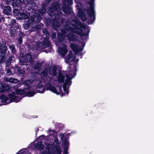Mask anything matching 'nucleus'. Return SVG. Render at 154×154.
I'll list each match as a JSON object with an SVG mask.
<instances>
[{"mask_svg": "<svg viewBox=\"0 0 154 154\" xmlns=\"http://www.w3.org/2000/svg\"><path fill=\"white\" fill-rule=\"evenodd\" d=\"M89 27L83 25L78 20L72 22L67 20L64 27L61 30V35H58V40L55 43L58 47V51L61 56L63 57L67 53V46L64 43L67 42L65 38L67 37L69 41L75 42L77 40L78 36L75 34L80 35L83 40L86 39L90 32Z\"/></svg>", "mask_w": 154, "mask_h": 154, "instance_id": "obj_1", "label": "nucleus"}, {"mask_svg": "<svg viewBox=\"0 0 154 154\" xmlns=\"http://www.w3.org/2000/svg\"><path fill=\"white\" fill-rule=\"evenodd\" d=\"M69 74L66 75L64 72H60L57 77V81L58 83V87L59 90H57L55 87L51 84L52 78L47 77L48 71L46 69H45L40 74L43 80V82L45 85L47 90H50L54 93L58 94L62 92V84L63 83L65 78V75L66 78L65 82L63 84V91L67 94L69 93L68 88L72 83L71 79L76 75V65L69 64L67 67Z\"/></svg>", "mask_w": 154, "mask_h": 154, "instance_id": "obj_2", "label": "nucleus"}, {"mask_svg": "<svg viewBox=\"0 0 154 154\" xmlns=\"http://www.w3.org/2000/svg\"><path fill=\"white\" fill-rule=\"evenodd\" d=\"M23 84L25 85V88L33 90V91L28 92V95L29 97L33 96L37 92L42 93L45 91L41 80L38 78H36L32 80H26L23 82Z\"/></svg>", "mask_w": 154, "mask_h": 154, "instance_id": "obj_3", "label": "nucleus"}, {"mask_svg": "<svg viewBox=\"0 0 154 154\" xmlns=\"http://www.w3.org/2000/svg\"><path fill=\"white\" fill-rule=\"evenodd\" d=\"M49 15L51 16L52 20H50L53 27L56 30H57V28L60 27L59 21L60 19L62 14V11L60 9V4L57 1L52 5V7L48 10Z\"/></svg>", "mask_w": 154, "mask_h": 154, "instance_id": "obj_4", "label": "nucleus"}, {"mask_svg": "<svg viewBox=\"0 0 154 154\" xmlns=\"http://www.w3.org/2000/svg\"><path fill=\"white\" fill-rule=\"evenodd\" d=\"M46 12L47 10L45 7L44 5L42 6L41 9L38 10V13H34L33 14V17H32L31 19L29 20L28 23L26 25V27L27 28L29 27L38 28V25L35 26L34 25L33 26L32 23H34L39 22L41 20L42 16Z\"/></svg>", "mask_w": 154, "mask_h": 154, "instance_id": "obj_5", "label": "nucleus"}, {"mask_svg": "<svg viewBox=\"0 0 154 154\" xmlns=\"http://www.w3.org/2000/svg\"><path fill=\"white\" fill-rule=\"evenodd\" d=\"M22 98V97H20V96L19 97L16 96L14 93L10 94L8 96L2 94L0 96V99L1 100L2 103H3L0 105H6L11 102L17 103L20 101Z\"/></svg>", "mask_w": 154, "mask_h": 154, "instance_id": "obj_6", "label": "nucleus"}, {"mask_svg": "<svg viewBox=\"0 0 154 154\" xmlns=\"http://www.w3.org/2000/svg\"><path fill=\"white\" fill-rule=\"evenodd\" d=\"M88 4L90 5V8L88 10L89 18L90 19L89 21L88 22V24L92 23L95 20V16L93 8L94 5V0H91L88 2Z\"/></svg>", "mask_w": 154, "mask_h": 154, "instance_id": "obj_7", "label": "nucleus"}, {"mask_svg": "<svg viewBox=\"0 0 154 154\" xmlns=\"http://www.w3.org/2000/svg\"><path fill=\"white\" fill-rule=\"evenodd\" d=\"M85 42H83L81 43H80L78 45L75 43H72L69 45V47L76 54L81 53L83 50V49L85 45Z\"/></svg>", "mask_w": 154, "mask_h": 154, "instance_id": "obj_8", "label": "nucleus"}, {"mask_svg": "<svg viewBox=\"0 0 154 154\" xmlns=\"http://www.w3.org/2000/svg\"><path fill=\"white\" fill-rule=\"evenodd\" d=\"M55 125L56 129L53 130L49 128L47 131L48 134H53L54 135L57 134L63 127V124L57 123H55Z\"/></svg>", "mask_w": 154, "mask_h": 154, "instance_id": "obj_9", "label": "nucleus"}, {"mask_svg": "<svg viewBox=\"0 0 154 154\" xmlns=\"http://www.w3.org/2000/svg\"><path fill=\"white\" fill-rule=\"evenodd\" d=\"M30 146V148H32L39 150L40 151L43 150L44 147L41 141L37 142L36 141H35L34 143H31Z\"/></svg>", "mask_w": 154, "mask_h": 154, "instance_id": "obj_10", "label": "nucleus"}, {"mask_svg": "<svg viewBox=\"0 0 154 154\" xmlns=\"http://www.w3.org/2000/svg\"><path fill=\"white\" fill-rule=\"evenodd\" d=\"M75 58V57L72 55V52L70 51L67 56L65 58V61L66 63H69L73 61Z\"/></svg>", "mask_w": 154, "mask_h": 154, "instance_id": "obj_11", "label": "nucleus"}, {"mask_svg": "<svg viewBox=\"0 0 154 154\" xmlns=\"http://www.w3.org/2000/svg\"><path fill=\"white\" fill-rule=\"evenodd\" d=\"M30 16V14L28 12H20V13L19 14L18 19L20 20H25L29 18Z\"/></svg>", "mask_w": 154, "mask_h": 154, "instance_id": "obj_12", "label": "nucleus"}, {"mask_svg": "<svg viewBox=\"0 0 154 154\" xmlns=\"http://www.w3.org/2000/svg\"><path fill=\"white\" fill-rule=\"evenodd\" d=\"M62 145L64 148V154H67V151L69 146V142L67 140V138H66V139H65L63 141Z\"/></svg>", "mask_w": 154, "mask_h": 154, "instance_id": "obj_13", "label": "nucleus"}, {"mask_svg": "<svg viewBox=\"0 0 154 154\" xmlns=\"http://www.w3.org/2000/svg\"><path fill=\"white\" fill-rule=\"evenodd\" d=\"M42 46L41 48H43L47 47H48L50 46V42L47 38H45L44 39L43 44L41 43Z\"/></svg>", "mask_w": 154, "mask_h": 154, "instance_id": "obj_14", "label": "nucleus"}, {"mask_svg": "<svg viewBox=\"0 0 154 154\" xmlns=\"http://www.w3.org/2000/svg\"><path fill=\"white\" fill-rule=\"evenodd\" d=\"M11 7L9 6L5 7L3 9L4 13L8 15H10L11 13Z\"/></svg>", "mask_w": 154, "mask_h": 154, "instance_id": "obj_15", "label": "nucleus"}, {"mask_svg": "<svg viewBox=\"0 0 154 154\" xmlns=\"http://www.w3.org/2000/svg\"><path fill=\"white\" fill-rule=\"evenodd\" d=\"M7 48L6 46V43H3L2 44L0 43V52L4 54Z\"/></svg>", "mask_w": 154, "mask_h": 154, "instance_id": "obj_16", "label": "nucleus"}, {"mask_svg": "<svg viewBox=\"0 0 154 154\" xmlns=\"http://www.w3.org/2000/svg\"><path fill=\"white\" fill-rule=\"evenodd\" d=\"M1 88L2 89V92L9 91L11 89L10 87L5 84H3L2 85Z\"/></svg>", "mask_w": 154, "mask_h": 154, "instance_id": "obj_17", "label": "nucleus"}, {"mask_svg": "<svg viewBox=\"0 0 154 154\" xmlns=\"http://www.w3.org/2000/svg\"><path fill=\"white\" fill-rule=\"evenodd\" d=\"M78 14L83 21H85L87 20V19L86 18L85 14H84L82 11H79Z\"/></svg>", "mask_w": 154, "mask_h": 154, "instance_id": "obj_18", "label": "nucleus"}, {"mask_svg": "<svg viewBox=\"0 0 154 154\" xmlns=\"http://www.w3.org/2000/svg\"><path fill=\"white\" fill-rule=\"evenodd\" d=\"M16 93V95L22 94H23L25 92V90L17 89L15 91Z\"/></svg>", "mask_w": 154, "mask_h": 154, "instance_id": "obj_19", "label": "nucleus"}, {"mask_svg": "<svg viewBox=\"0 0 154 154\" xmlns=\"http://www.w3.org/2000/svg\"><path fill=\"white\" fill-rule=\"evenodd\" d=\"M26 61L28 60L31 63H32L33 62L32 58L31 55L30 54H27L26 56Z\"/></svg>", "mask_w": 154, "mask_h": 154, "instance_id": "obj_20", "label": "nucleus"}, {"mask_svg": "<svg viewBox=\"0 0 154 154\" xmlns=\"http://www.w3.org/2000/svg\"><path fill=\"white\" fill-rule=\"evenodd\" d=\"M27 62L26 60L25 57H22L20 59L19 63L22 66L25 63Z\"/></svg>", "mask_w": 154, "mask_h": 154, "instance_id": "obj_21", "label": "nucleus"}, {"mask_svg": "<svg viewBox=\"0 0 154 154\" xmlns=\"http://www.w3.org/2000/svg\"><path fill=\"white\" fill-rule=\"evenodd\" d=\"M41 65L40 63H37L36 65L35 66L34 69L37 70V71H35V72H38L41 68Z\"/></svg>", "mask_w": 154, "mask_h": 154, "instance_id": "obj_22", "label": "nucleus"}, {"mask_svg": "<svg viewBox=\"0 0 154 154\" xmlns=\"http://www.w3.org/2000/svg\"><path fill=\"white\" fill-rule=\"evenodd\" d=\"M63 2L64 5H66V2L68 5H71L72 3V0H63Z\"/></svg>", "mask_w": 154, "mask_h": 154, "instance_id": "obj_23", "label": "nucleus"}, {"mask_svg": "<svg viewBox=\"0 0 154 154\" xmlns=\"http://www.w3.org/2000/svg\"><path fill=\"white\" fill-rule=\"evenodd\" d=\"M28 152V150L26 149H23L19 151L16 154H26Z\"/></svg>", "mask_w": 154, "mask_h": 154, "instance_id": "obj_24", "label": "nucleus"}, {"mask_svg": "<svg viewBox=\"0 0 154 154\" xmlns=\"http://www.w3.org/2000/svg\"><path fill=\"white\" fill-rule=\"evenodd\" d=\"M9 47L13 53H14L16 52L15 46L14 45H9Z\"/></svg>", "mask_w": 154, "mask_h": 154, "instance_id": "obj_25", "label": "nucleus"}, {"mask_svg": "<svg viewBox=\"0 0 154 154\" xmlns=\"http://www.w3.org/2000/svg\"><path fill=\"white\" fill-rule=\"evenodd\" d=\"M10 82L12 83L16 84L19 82V81L17 79L12 77L10 78Z\"/></svg>", "mask_w": 154, "mask_h": 154, "instance_id": "obj_26", "label": "nucleus"}, {"mask_svg": "<svg viewBox=\"0 0 154 154\" xmlns=\"http://www.w3.org/2000/svg\"><path fill=\"white\" fill-rule=\"evenodd\" d=\"M57 66H54L52 68V73L54 76H56L57 74Z\"/></svg>", "mask_w": 154, "mask_h": 154, "instance_id": "obj_27", "label": "nucleus"}, {"mask_svg": "<svg viewBox=\"0 0 154 154\" xmlns=\"http://www.w3.org/2000/svg\"><path fill=\"white\" fill-rule=\"evenodd\" d=\"M71 9L69 8H64L63 9V12L65 13H68L71 12Z\"/></svg>", "mask_w": 154, "mask_h": 154, "instance_id": "obj_28", "label": "nucleus"}, {"mask_svg": "<svg viewBox=\"0 0 154 154\" xmlns=\"http://www.w3.org/2000/svg\"><path fill=\"white\" fill-rule=\"evenodd\" d=\"M13 13L14 16H17L18 18H19V14L20 13L19 10L15 9L13 11Z\"/></svg>", "mask_w": 154, "mask_h": 154, "instance_id": "obj_29", "label": "nucleus"}, {"mask_svg": "<svg viewBox=\"0 0 154 154\" xmlns=\"http://www.w3.org/2000/svg\"><path fill=\"white\" fill-rule=\"evenodd\" d=\"M5 56L1 54L0 56V63H3L5 60ZM0 67H1V65H0Z\"/></svg>", "mask_w": 154, "mask_h": 154, "instance_id": "obj_30", "label": "nucleus"}, {"mask_svg": "<svg viewBox=\"0 0 154 154\" xmlns=\"http://www.w3.org/2000/svg\"><path fill=\"white\" fill-rule=\"evenodd\" d=\"M16 24V20L15 19H13L11 20L10 25L11 27H13Z\"/></svg>", "mask_w": 154, "mask_h": 154, "instance_id": "obj_31", "label": "nucleus"}, {"mask_svg": "<svg viewBox=\"0 0 154 154\" xmlns=\"http://www.w3.org/2000/svg\"><path fill=\"white\" fill-rule=\"evenodd\" d=\"M43 32L44 34L46 35V38L49 35V32L47 29H44Z\"/></svg>", "mask_w": 154, "mask_h": 154, "instance_id": "obj_32", "label": "nucleus"}, {"mask_svg": "<svg viewBox=\"0 0 154 154\" xmlns=\"http://www.w3.org/2000/svg\"><path fill=\"white\" fill-rule=\"evenodd\" d=\"M12 74V72L10 69H8L7 70V74L8 75H10Z\"/></svg>", "mask_w": 154, "mask_h": 154, "instance_id": "obj_33", "label": "nucleus"}, {"mask_svg": "<svg viewBox=\"0 0 154 154\" xmlns=\"http://www.w3.org/2000/svg\"><path fill=\"white\" fill-rule=\"evenodd\" d=\"M11 59H12V57L11 56L9 57L8 58V63H11Z\"/></svg>", "mask_w": 154, "mask_h": 154, "instance_id": "obj_34", "label": "nucleus"}, {"mask_svg": "<svg viewBox=\"0 0 154 154\" xmlns=\"http://www.w3.org/2000/svg\"><path fill=\"white\" fill-rule=\"evenodd\" d=\"M4 73V71L2 69L0 68V77L1 76V75H3Z\"/></svg>", "mask_w": 154, "mask_h": 154, "instance_id": "obj_35", "label": "nucleus"}, {"mask_svg": "<svg viewBox=\"0 0 154 154\" xmlns=\"http://www.w3.org/2000/svg\"><path fill=\"white\" fill-rule=\"evenodd\" d=\"M75 2L77 3V5L79 7L81 5V4L79 1V0H75Z\"/></svg>", "mask_w": 154, "mask_h": 154, "instance_id": "obj_36", "label": "nucleus"}, {"mask_svg": "<svg viewBox=\"0 0 154 154\" xmlns=\"http://www.w3.org/2000/svg\"><path fill=\"white\" fill-rule=\"evenodd\" d=\"M18 71L19 73L23 75L24 74V71L23 70H22L21 71L19 70Z\"/></svg>", "mask_w": 154, "mask_h": 154, "instance_id": "obj_37", "label": "nucleus"}, {"mask_svg": "<svg viewBox=\"0 0 154 154\" xmlns=\"http://www.w3.org/2000/svg\"><path fill=\"white\" fill-rule=\"evenodd\" d=\"M10 78H5V80L6 81V82H10Z\"/></svg>", "mask_w": 154, "mask_h": 154, "instance_id": "obj_38", "label": "nucleus"}, {"mask_svg": "<svg viewBox=\"0 0 154 154\" xmlns=\"http://www.w3.org/2000/svg\"><path fill=\"white\" fill-rule=\"evenodd\" d=\"M19 41L20 44H21L22 42V38H20L19 39Z\"/></svg>", "mask_w": 154, "mask_h": 154, "instance_id": "obj_39", "label": "nucleus"}, {"mask_svg": "<svg viewBox=\"0 0 154 154\" xmlns=\"http://www.w3.org/2000/svg\"><path fill=\"white\" fill-rule=\"evenodd\" d=\"M56 35L55 34H53L52 35V38H54L55 37H56Z\"/></svg>", "mask_w": 154, "mask_h": 154, "instance_id": "obj_40", "label": "nucleus"}, {"mask_svg": "<svg viewBox=\"0 0 154 154\" xmlns=\"http://www.w3.org/2000/svg\"><path fill=\"white\" fill-rule=\"evenodd\" d=\"M65 21V19L64 18H62L61 20V22L62 23H63L64 21Z\"/></svg>", "mask_w": 154, "mask_h": 154, "instance_id": "obj_41", "label": "nucleus"}, {"mask_svg": "<svg viewBox=\"0 0 154 154\" xmlns=\"http://www.w3.org/2000/svg\"><path fill=\"white\" fill-rule=\"evenodd\" d=\"M61 136H62V137H61V139L62 140H63V138H64V136H65V135H61Z\"/></svg>", "mask_w": 154, "mask_h": 154, "instance_id": "obj_42", "label": "nucleus"}, {"mask_svg": "<svg viewBox=\"0 0 154 154\" xmlns=\"http://www.w3.org/2000/svg\"><path fill=\"white\" fill-rule=\"evenodd\" d=\"M2 92V89L1 87H0V93Z\"/></svg>", "mask_w": 154, "mask_h": 154, "instance_id": "obj_43", "label": "nucleus"}, {"mask_svg": "<svg viewBox=\"0 0 154 154\" xmlns=\"http://www.w3.org/2000/svg\"><path fill=\"white\" fill-rule=\"evenodd\" d=\"M20 2H23L24 0H18Z\"/></svg>", "mask_w": 154, "mask_h": 154, "instance_id": "obj_44", "label": "nucleus"}, {"mask_svg": "<svg viewBox=\"0 0 154 154\" xmlns=\"http://www.w3.org/2000/svg\"><path fill=\"white\" fill-rule=\"evenodd\" d=\"M35 25H35H36V24H34V23H32V26H33V25Z\"/></svg>", "mask_w": 154, "mask_h": 154, "instance_id": "obj_45", "label": "nucleus"}, {"mask_svg": "<svg viewBox=\"0 0 154 154\" xmlns=\"http://www.w3.org/2000/svg\"><path fill=\"white\" fill-rule=\"evenodd\" d=\"M17 86H18V87L19 86H20V85L19 84H18L17 85Z\"/></svg>", "mask_w": 154, "mask_h": 154, "instance_id": "obj_46", "label": "nucleus"}, {"mask_svg": "<svg viewBox=\"0 0 154 154\" xmlns=\"http://www.w3.org/2000/svg\"><path fill=\"white\" fill-rule=\"evenodd\" d=\"M8 0H7V3L8 2H8Z\"/></svg>", "mask_w": 154, "mask_h": 154, "instance_id": "obj_47", "label": "nucleus"}, {"mask_svg": "<svg viewBox=\"0 0 154 154\" xmlns=\"http://www.w3.org/2000/svg\"><path fill=\"white\" fill-rule=\"evenodd\" d=\"M67 135H69V134H68Z\"/></svg>", "mask_w": 154, "mask_h": 154, "instance_id": "obj_48", "label": "nucleus"}, {"mask_svg": "<svg viewBox=\"0 0 154 154\" xmlns=\"http://www.w3.org/2000/svg\"><path fill=\"white\" fill-rule=\"evenodd\" d=\"M57 1H59V0H57Z\"/></svg>", "mask_w": 154, "mask_h": 154, "instance_id": "obj_49", "label": "nucleus"}]
</instances>
